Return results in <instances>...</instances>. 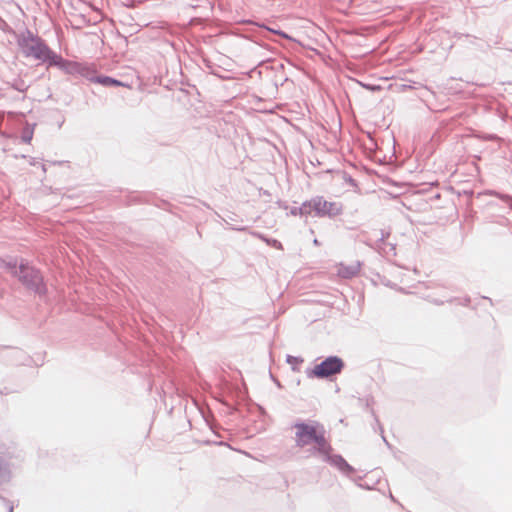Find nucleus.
I'll return each mask as SVG.
<instances>
[{
  "instance_id": "obj_1",
  "label": "nucleus",
  "mask_w": 512,
  "mask_h": 512,
  "mask_svg": "<svg viewBox=\"0 0 512 512\" xmlns=\"http://www.w3.org/2000/svg\"><path fill=\"white\" fill-rule=\"evenodd\" d=\"M298 448L310 447L313 453L329 457L333 448L324 425L318 421L297 422L293 426Z\"/></svg>"
},
{
  "instance_id": "obj_7",
  "label": "nucleus",
  "mask_w": 512,
  "mask_h": 512,
  "mask_svg": "<svg viewBox=\"0 0 512 512\" xmlns=\"http://www.w3.org/2000/svg\"><path fill=\"white\" fill-rule=\"evenodd\" d=\"M328 460L331 461L332 464H334L335 466H337L340 470L344 471V472H352V467L341 457V456H329V457H326Z\"/></svg>"
},
{
  "instance_id": "obj_4",
  "label": "nucleus",
  "mask_w": 512,
  "mask_h": 512,
  "mask_svg": "<svg viewBox=\"0 0 512 512\" xmlns=\"http://www.w3.org/2000/svg\"><path fill=\"white\" fill-rule=\"evenodd\" d=\"M343 367L342 359L332 356L315 365L311 374L317 378H325L340 373Z\"/></svg>"
},
{
  "instance_id": "obj_3",
  "label": "nucleus",
  "mask_w": 512,
  "mask_h": 512,
  "mask_svg": "<svg viewBox=\"0 0 512 512\" xmlns=\"http://www.w3.org/2000/svg\"><path fill=\"white\" fill-rule=\"evenodd\" d=\"M2 263L4 268L10 271L13 276L18 277L20 281L28 286L37 285L41 282V276L31 267L21 264L19 268H17L16 263L5 261H2Z\"/></svg>"
},
{
  "instance_id": "obj_2",
  "label": "nucleus",
  "mask_w": 512,
  "mask_h": 512,
  "mask_svg": "<svg viewBox=\"0 0 512 512\" xmlns=\"http://www.w3.org/2000/svg\"><path fill=\"white\" fill-rule=\"evenodd\" d=\"M20 46L27 57H33L43 62L53 58V53L46 44L41 39L32 35L23 37L20 41Z\"/></svg>"
},
{
  "instance_id": "obj_6",
  "label": "nucleus",
  "mask_w": 512,
  "mask_h": 512,
  "mask_svg": "<svg viewBox=\"0 0 512 512\" xmlns=\"http://www.w3.org/2000/svg\"><path fill=\"white\" fill-rule=\"evenodd\" d=\"M359 272V266H344L340 265L338 267V275L343 278H352L356 276Z\"/></svg>"
},
{
  "instance_id": "obj_8",
  "label": "nucleus",
  "mask_w": 512,
  "mask_h": 512,
  "mask_svg": "<svg viewBox=\"0 0 512 512\" xmlns=\"http://www.w3.org/2000/svg\"><path fill=\"white\" fill-rule=\"evenodd\" d=\"M95 82L101 84V85H104V86H121L122 83L116 79H113L111 77H108V76H101V77H97L95 79Z\"/></svg>"
},
{
  "instance_id": "obj_9",
  "label": "nucleus",
  "mask_w": 512,
  "mask_h": 512,
  "mask_svg": "<svg viewBox=\"0 0 512 512\" xmlns=\"http://www.w3.org/2000/svg\"><path fill=\"white\" fill-rule=\"evenodd\" d=\"M269 30L271 32L275 33V34L280 35L283 38L290 39V37L286 33L282 32V31H278V30H274V29H269Z\"/></svg>"
},
{
  "instance_id": "obj_5",
  "label": "nucleus",
  "mask_w": 512,
  "mask_h": 512,
  "mask_svg": "<svg viewBox=\"0 0 512 512\" xmlns=\"http://www.w3.org/2000/svg\"><path fill=\"white\" fill-rule=\"evenodd\" d=\"M309 207L317 212L319 215H336L339 212L335 203L327 202L322 198H317L304 205V208Z\"/></svg>"
}]
</instances>
